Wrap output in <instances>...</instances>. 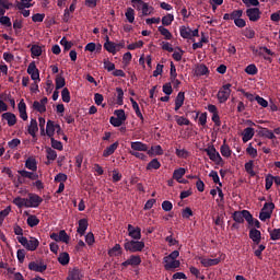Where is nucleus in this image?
Masks as SVG:
<instances>
[{"label":"nucleus","mask_w":280,"mask_h":280,"mask_svg":"<svg viewBox=\"0 0 280 280\" xmlns=\"http://www.w3.org/2000/svg\"><path fill=\"white\" fill-rule=\"evenodd\" d=\"M180 256V252L173 250L170 255L163 258V264L165 270H176V268H180V260L178 257Z\"/></svg>","instance_id":"obj_1"},{"label":"nucleus","mask_w":280,"mask_h":280,"mask_svg":"<svg viewBox=\"0 0 280 280\" xmlns=\"http://www.w3.org/2000/svg\"><path fill=\"white\" fill-rule=\"evenodd\" d=\"M16 240L19 244H21V246H23L24 248L31 252L36 250L38 246H40V242L36 237L31 236L30 240H27V237L25 236H20V237H16Z\"/></svg>","instance_id":"obj_2"},{"label":"nucleus","mask_w":280,"mask_h":280,"mask_svg":"<svg viewBox=\"0 0 280 280\" xmlns=\"http://www.w3.org/2000/svg\"><path fill=\"white\" fill-rule=\"evenodd\" d=\"M132 5L138 12H142V16H150L154 14V7L148 4L143 0H132Z\"/></svg>","instance_id":"obj_3"},{"label":"nucleus","mask_w":280,"mask_h":280,"mask_svg":"<svg viewBox=\"0 0 280 280\" xmlns=\"http://www.w3.org/2000/svg\"><path fill=\"white\" fill-rule=\"evenodd\" d=\"M124 248L129 253H141L145 248V243L139 240H130L125 242Z\"/></svg>","instance_id":"obj_4"},{"label":"nucleus","mask_w":280,"mask_h":280,"mask_svg":"<svg viewBox=\"0 0 280 280\" xmlns=\"http://www.w3.org/2000/svg\"><path fill=\"white\" fill-rule=\"evenodd\" d=\"M65 135V131H62V128L59 124H56L52 120H47L46 122V135L49 137V139H54V135Z\"/></svg>","instance_id":"obj_5"},{"label":"nucleus","mask_w":280,"mask_h":280,"mask_svg":"<svg viewBox=\"0 0 280 280\" xmlns=\"http://www.w3.org/2000/svg\"><path fill=\"white\" fill-rule=\"evenodd\" d=\"M232 218L234 222H237V224H244V220L249 223L253 222V214H250V211L248 210L235 211L232 214Z\"/></svg>","instance_id":"obj_6"},{"label":"nucleus","mask_w":280,"mask_h":280,"mask_svg":"<svg viewBox=\"0 0 280 280\" xmlns=\"http://www.w3.org/2000/svg\"><path fill=\"white\" fill-rule=\"evenodd\" d=\"M272 211H275V205L272 202H266L259 213V220L266 222L272 218Z\"/></svg>","instance_id":"obj_7"},{"label":"nucleus","mask_w":280,"mask_h":280,"mask_svg":"<svg viewBox=\"0 0 280 280\" xmlns=\"http://www.w3.org/2000/svg\"><path fill=\"white\" fill-rule=\"evenodd\" d=\"M179 34L182 38H186L188 40H195L194 38L199 36L198 28L191 30L189 26H180Z\"/></svg>","instance_id":"obj_8"},{"label":"nucleus","mask_w":280,"mask_h":280,"mask_svg":"<svg viewBox=\"0 0 280 280\" xmlns=\"http://www.w3.org/2000/svg\"><path fill=\"white\" fill-rule=\"evenodd\" d=\"M205 152L209 156L210 161H213L217 165H221L223 162L222 156L220 155V152L215 150V147L209 145L208 148L205 149Z\"/></svg>","instance_id":"obj_9"},{"label":"nucleus","mask_w":280,"mask_h":280,"mask_svg":"<svg viewBox=\"0 0 280 280\" xmlns=\"http://www.w3.org/2000/svg\"><path fill=\"white\" fill-rule=\"evenodd\" d=\"M231 83L224 84L218 92V101L220 104H224L231 97Z\"/></svg>","instance_id":"obj_10"},{"label":"nucleus","mask_w":280,"mask_h":280,"mask_svg":"<svg viewBox=\"0 0 280 280\" xmlns=\"http://www.w3.org/2000/svg\"><path fill=\"white\" fill-rule=\"evenodd\" d=\"M246 16L252 21V23H257L261 19V11L259 8H249L246 10Z\"/></svg>","instance_id":"obj_11"},{"label":"nucleus","mask_w":280,"mask_h":280,"mask_svg":"<svg viewBox=\"0 0 280 280\" xmlns=\"http://www.w3.org/2000/svg\"><path fill=\"white\" fill-rule=\"evenodd\" d=\"M27 73L31 75L33 82H40V72L38 68H36V63L31 62L27 67Z\"/></svg>","instance_id":"obj_12"},{"label":"nucleus","mask_w":280,"mask_h":280,"mask_svg":"<svg viewBox=\"0 0 280 280\" xmlns=\"http://www.w3.org/2000/svg\"><path fill=\"white\" fill-rule=\"evenodd\" d=\"M43 202V198L36 194H28V209H37Z\"/></svg>","instance_id":"obj_13"},{"label":"nucleus","mask_w":280,"mask_h":280,"mask_svg":"<svg viewBox=\"0 0 280 280\" xmlns=\"http://www.w3.org/2000/svg\"><path fill=\"white\" fill-rule=\"evenodd\" d=\"M127 231L128 236L131 237V240H141V228L128 224Z\"/></svg>","instance_id":"obj_14"},{"label":"nucleus","mask_w":280,"mask_h":280,"mask_svg":"<svg viewBox=\"0 0 280 280\" xmlns=\"http://www.w3.org/2000/svg\"><path fill=\"white\" fill-rule=\"evenodd\" d=\"M47 102H48L47 97H44L40 101H35L33 103L34 110L40 114L47 113Z\"/></svg>","instance_id":"obj_15"},{"label":"nucleus","mask_w":280,"mask_h":280,"mask_svg":"<svg viewBox=\"0 0 280 280\" xmlns=\"http://www.w3.org/2000/svg\"><path fill=\"white\" fill-rule=\"evenodd\" d=\"M244 16L243 10H234L231 13H225L223 15V21H237L238 19H242Z\"/></svg>","instance_id":"obj_16"},{"label":"nucleus","mask_w":280,"mask_h":280,"mask_svg":"<svg viewBox=\"0 0 280 280\" xmlns=\"http://www.w3.org/2000/svg\"><path fill=\"white\" fill-rule=\"evenodd\" d=\"M208 110L212 115V121L215 126H221L220 114H218V107L215 105H208Z\"/></svg>","instance_id":"obj_17"},{"label":"nucleus","mask_w":280,"mask_h":280,"mask_svg":"<svg viewBox=\"0 0 280 280\" xmlns=\"http://www.w3.org/2000/svg\"><path fill=\"white\" fill-rule=\"evenodd\" d=\"M255 137V129L253 127H247L242 132V141L243 143H248L250 139Z\"/></svg>","instance_id":"obj_18"},{"label":"nucleus","mask_w":280,"mask_h":280,"mask_svg":"<svg viewBox=\"0 0 280 280\" xmlns=\"http://www.w3.org/2000/svg\"><path fill=\"white\" fill-rule=\"evenodd\" d=\"M84 279V273H82V270L78 268H73L68 272V277L66 280H82Z\"/></svg>","instance_id":"obj_19"},{"label":"nucleus","mask_w":280,"mask_h":280,"mask_svg":"<svg viewBox=\"0 0 280 280\" xmlns=\"http://www.w3.org/2000/svg\"><path fill=\"white\" fill-rule=\"evenodd\" d=\"M28 269H31L33 272H45V270H47V265L43 262L31 261L28 264Z\"/></svg>","instance_id":"obj_20"},{"label":"nucleus","mask_w":280,"mask_h":280,"mask_svg":"<svg viewBox=\"0 0 280 280\" xmlns=\"http://www.w3.org/2000/svg\"><path fill=\"white\" fill-rule=\"evenodd\" d=\"M148 144L141 141L131 142V152H148Z\"/></svg>","instance_id":"obj_21"},{"label":"nucleus","mask_w":280,"mask_h":280,"mask_svg":"<svg viewBox=\"0 0 280 280\" xmlns=\"http://www.w3.org/2000/svg\"><path fill=\"white\" fill-rule=\"evenodd\" d=\"M199 261L203 268H210V266H218L222 259L220 258H199Z\"/></svg>","instance_id":"obj_22"},{"label":"nucleus","mask_w":280,"mask_h":280,"mask_svg":"<svg viewBox=\"0 0 280 280\" xmlns=\"http://www.w3.org/2000/svg\"><path fill=\"white\" fill-rule=\"evenodd\" d=\"M141 265V256H130L127 260H125L121 266L125 268L128 266H140Z\"/></svg>","instance_id":"obj_23"},{"label":"nucleus","mask_w":280,"mask_h":280,"mask_svg":"<svg viewBox=\"0 0 280 280\" xmlns=\"http://www.w3.org/2000/svg\"><path fill=\"white\" fill-rule=\"evenodd\" d=\"M18 109L21 119H23V121H27V105L25 104L24 100L20 101V103L18 104Z\"/></svg>","instance_id":"obj_24"},{"label":"nucleus","mask_w":280,"mask_h":280,"mask_svg":"<svg viewBox=\"0 0 280 280\" xmlns=\"http://www.w3.org/2000/svg\"><path fill=\"white\" fill-rule=\"evenodd\" d=\"M27 132L31 135V137H36V132H38V121L36 118H32L28 126H27Z\"/></svg>","instance_id":"obj_25"},{"label":"nucleus","mask_w":280,"mask_h":280,"mask_svg":"<svg viewBox=\"0 0 280 280\" xmlns=\"http://www.w3.org/2000/svg\"><path fill=\"white\" fill-rule=\"evenodd\" d=\"M249 238L254 244L259 245L261 243V232L257 229H252L249 231Z\"/></svg>","instance_id":"obj_26"},{"label":"nucleus","mask_w":280,"mask_h":280,"mask_svg":"<svg viewBox=\"0 0 280 280\" xmlns=\"http://www.w3.org/2000/svg\"><path fill=\"white\" fill-rule=\"evenodd\" d=\"M84 51H90L91 54H93V51H96V54H101L102 52V44L97 43H88L84 47Z\"/></svg>","instance_id":"obj_27"},{"label":"nucleus","mask_w":280,"mask_h":280,"mask_svg":"<svg viewBox=\"0 0 280 280\" xmlns=\"http://www.w3.org/2000/svg\"><path fill=\"white\" fill-rule=\"evenodd\" d=\"M2 119H5L8 126L16 125V115H14L13 113L7 112L2 114Z\"/></svg>","instance_id":"obj_28"},{"label":"nucleus","mask_w":280,"mask_h":280,"mask_svg":"<svg viewBox=\"0 0 280 280\" xmlns=\"http://www.w3.org/2000/svg\"><path fill=\"white\" fill-rule=\"evenodd\" d=\"M86 229H89V221L86 219H80L79 220V226L77 229V233H79V235H84V233H86Z\"/></svg>","instance_id":"obj_29"},{"label":"nucleus","mask_w":280,"mask_h":280,"mask_svg":"<svg viewBox=\"0 0 280 280\" xmlns=\"http://www.w3.org/2000/svg\"><path fill=\"white\" fill-rule=\"evenodd\" d=\"M117 148H119V142L116 141L103 151V156L106 159L115 154V151L117 150Z\"/></svg>","instance_id":"obj_30"},{"label":"nucleus","mask_w":280,"mask_h":280,"mask_svg":"<svg viewBox=\"0 0 280 280\" xmlns=\"http://www.w3.org/2000/svg\"><path fill=\"white\" fill-rule=\"evenodd\" d=\"M183 104H185V92H179L175 98V110H180Z\"/></svg>","instance_id":"obj_31"},{"label":"nucleus","mask_w":280,"mask_h":280,"mask_svg":"<svg viewBox=\"0 0 280 280\" xmlns=\"http://www.w3.org/2000/svg\"><path fill=\"white\" fill-rule=\"evenodd\" d=\"M220 152L222 156H224V159H230L232 151H231V147L226 144V139L223 140V144L220 148Z\"/></svg>","instance_id":"obj_32"},{"label":"nucleus","mask_w":280,"mask_h":280,"mask_svg":"<svg viewBox=\"0 0 280 280\" xmlns=\"http://www.w3.org/2000/svg\"><path fill=\"white\" fill-rule=\"evenodd\" d=\"M147 154H149V156H162L163 148L160 144L151 147V149L147 151Z\"/></svg>","instance_id":"obj_33"},{"label":"nucleus","mask_w":280,"mask_h":280,"mask_svg":"<svg viewBox=\"0 0 280 280\" xmlns=\"http://www.w3.org/2000/svg\"><path fill=\"white\" fill-rule=\"evenodd\" d=\"M25 167L27 170H31V172H36V170H38V163L36 162V159L34 158H28L25 161Z\"/></svg>","instance_id":"obj_34"},{"label":"nucleus","mask_w":280,"mask_h":280,"mask_svg":"<svg viewBox=\"0 0 280 280\" xmlns=\"http://www.w3.org/2000/svg\"><path fill=\"white\" fill-rule=\"evenodd\" d=\"M103 47L108 54H113V56L117 54V44L115 42H105Z\"/></svg>","instance_id":"obj_35"},{"label":"nucleus","mask_w":280,"mask_h":280,"mask_svg":"<svg viewBox=\"0 0 280 280\" xmlns=\"http://www.w3.org/2000/svg\"><path fill=\"white\" fill-rule=\"evenodd\" d=\"M20 176L23 178H30V180H38V175L36 173L30 172V171H18Z\"/></svg>","instance_id":"obj_36"},{"label":"nucleus","mask_w":280,"mask_h":280,"mask_svg":"<svg viewBox=\"0 0 280 280\" xmlns=\"http://www.w3.org/2000/svg\"><path fill=\"white\" fill-rule=\"evenodd\" d=\"M195 73L196 75H199V77L209 75V68L205 66V63H201L196 67Z\"/></svg>","instance_id":"obj_37"},{"label":"nucleus","mask_w":280,"mask_h":280,"mask_svg":"<svg viewBox=\"0 0 280 280\" xmlns=\"http://www.w3.org/2000/svg\"><path fill=\"white\" fill-rule=\"evenodd\" d=\"M26 223L31 229H34V226H38V224H40V220L34 214H30L26 219Z\"/></svg>","instance_id":"obj_38"},{"label":"nucleus","mask_w":280,"mask_h":280,"mask_svg":"<svg viewBox=\"0 0 280 280\" xmlns=\"http://www.w3.org/2000/svg\"><path fill=\"white\" fill-rule=\"evenodd\" d=\"M46 158L48 160V163H46V165H49L51 161H56V159H58V153L56 152V150L48 148L46 150Z\"/></svg>","instance_id":"obj_39"},{"label":"nucleus","mask_w":280,"mask_h":280,"mask_svg":"<svg viewBox=\"0 0 280 280\" xmlns=\"http://www.w3.org/2000/svg\"><path fill=\"white\" fill-rule=\"evenodd\" d=\"M132 105V108L137 115V117H139V119L141 121H143V114L141 113V109L139 108V103H137V101H135V98L130 97L129 98Z\"/></svg>","instance_id":"obj_40"},{"label":"nucleus","mask_w":280,"mask_h":280,"mask_svg":"<svg viewBox=\"0 0 280 280\" xmlns=\"http://www.w3.org/2000/svg\"><path fill=\"white\" fill-rule=\"evenodd\" d=\"M158 32H160V34L164 36L165 40H172V38L174 37L172 35V32H170V30H167L165 26H159Z\"/></svg>","instance_id":"obj_41"},{"label":"nucleus","mask_w":280,"mask_h":280,"mask_svg":"<svg viewBox=\"0 0 280 280\" xmlns=\"http://www.w3.org/2000/svg\"><path fill=\"white\" fill-rule=\"evenodd\" d=\"M12 8V3L8 0H0V16L5 14V10H10Z\"/></svg>","instance_id":"obj_42"},{"label":"nucleus","mask_w":280,"mask_h":280,"mask_svg":"<svg viewBox=\"0 0 280 280\" xmlns=\"http://www.w3.org/2000/svg\"><path fill=\"white\" fill-rule=\"evenodd\" d=\"M31 54L32 58H38L39 56H43V47H40L39 45H33L31 47Z\"/></svg>","instance_id":"obj_43"},{"label":"nucleus","mask_w":280,"mask_h":280,"mask_svg":"<svg viewBox=\"0 0 280 280\" xmlns=\"http://www.w3.org/2000/svg\"><path fill=\"white\" fill-rule=\"evenodd\" d=\"M185 174H187V171L185 170V167L176 168V170L173 172V178H174L175 180H180V178H183V176H185Z\"/></svg>","instance_id":"obj_44"},{"label":"nucleus","mask_w":280,"mask_h":280,"mask_svg":"<svg viewBox=\"0 0 280 280\" xmlns=\"http://www.w3.org/2000/svg\"><path fill=\"white\" fill-rule=\"evenodd\" d=\"M70 259H71V257L69 256V253H67V252L61 253L58 257V261H59V264H61V266H68Z\"/></svg>","instance_id":"obj_45"},{"label":"nucleus","mask_w":280,"mask_h":280,"mask_svg":"<svg viewBox=\"0 0 280 280\" xmlns=\"http://www.w3.org/2000/svg\"><path fill=\"white\" fill-rule=\"evenodd\" d=\"M109 257H118V255H121V245L116 244L108 250Z\"/></svg>","instance_id":"obj_46"},{"label":"nucleus","mask_w":280,"mask_h":280,"mask_svg":"<svg viewBox=\"0 0 280 280\" xmlns=\"http://www.w3.org/2000/svg\"><path fill=\"white\" fill-rule=\"evenodd\" d=\"M255 162L253 160H249L247 163H245V172L249 174V176H255Z\"/></svg>","instance_id":"obj_47"},{"label":"nucleus","mask_w":280,"mask_h":280,"mask_svg":"<svg viewBox=\"0 0 280 280\" xmlns=\"http://www.w3.org/2000/svg\"><path fill=\"white\" fill-rule=\"evenodd\" d=\"M12 211V207H7L4 210L0 211V226H3V222L5 220V218H8L10 215Z\"/></svg>","instance_id":"obj_48"},{"label":"nucleus","mask_w":280,"mask_h":280,"mask_svg":"<svg viewBox=\"0 0 280 280\" xmlns=\"http://www.w3.org/2000/svg\"><path fill=\"white\" fill-rule=\"evenodd\" d=\"M33 5L32 0H20V2L16 3L18 10H25V8H32Z\"/></svg>","instance_id":"obj_49"},{"label":"nucleus","mask_w":280,"mask_h":280,"mask_svg":"<svg viewBox=\"0 0 280 280\" xmlns=\"http://www.w3.org/2000/svg\"><path fill=\"white\" fill-rule=\"evenodd\" d=\"M61 98L65 104H69L71 102V92H69V89L63 88L61 91Z\"/></svg>","instance_id":"obj_50"},{"label":"nucleus","mask_w":280,"mask_h":280,"mask_svg":"<svg viewBox=\"0 0 280 280\" xmlns=\"http://www.w3.org/2000/svg\"><path fill=\"white\" fill-rule=\"evenodd\" d=\"M172 23H174V14L168 13L162 18V25L170 26Z\"/></svg>","instance_id":"obj_51"},{"label":"nucleus","mask_w":280,"mask_h":280,"mask_svg":"<svg viewBox=\"0 0 280 280\" xmlns=\"http://www.w3.org/2000/svg\"><path fill=\"white\" fill-rule=\"evenodd\" d=\"M125 16L128 23H135V9L127 8V11L125 12Z\"/></svg>","instance_id":"obj_52"},{"label":"nucleus","mask_w":280,"mask_h":280,"mask_svg":"<svg viewBox=\"0 0 280 280\" xmlns=\"http://www.w3.org/2000/svg\"><path fill=\"white\" fill-rule=\"evenodd\" d=\"M0 25H3L4 27H12V21L10 20V16L8 15H1L0 16Z\"/></svg>","instance_id":"obj_53"},{"label":"nucleus","mask_w":280,"mask_h":280,"mask_svg":"<svg viewBox=\"0 0 280 280\" xmlns=\"http://www.w3.org/2000/svg\"><path fill=\"white\" fill-rule=\"evenodd\" d=\"M257 66H255V63H250L245 68V73H247V75H257Z\"/></svg>","instance_id":"obj_54"},{"label":"nucleus","mask_w":280,"mask_h":280,"mask_svg":"<svg viewBox=\"0 0 280 280\" xmlns=\"http://www.w3.org/2000/svg\"><path fill=\"white\" fill-rule=\"evenodd\" d=\"M275 183V176L271 174H268L265 178V189H271L272 185Z\"/></svg>","instance_id":"obj_55"},{"label":"nucleus","mask_w":280,"mask_h":280,"mask_svg":"<svg viewBox=\"0 0 280 280\" xmlns=\"http://www.w3.org/2000/svg\"><path fill=\"white\" fill-rule=\"evenodd\" d=\"M161 167V162H159V159H153L150 161V163L147 165V170H159Z\"/></svg>","instance_id":"obj_56"},{"label":"nucleus","mask_w":280,"mask_h":280,"mask_svg":"<svg viewBox=\"0 0 280 280\" xmlns=\"http://www.w3.org/2000/svg\"><path fill=\"white\" fill-rule=\"evenodd\" d=\"M177 126H189L190 121L184 116H175Z\"/></svg>","instance_id":"obj_57"},{"label":"nucleus","mask_w":280,"mask_h":280,"mask_svg":"<svg viewBox=\"0 0 280 280\" xmlns=\"http://www.w3.org/2000/svg\"><path fill=\"white\" fill-rule=\"evenodd\" d=\"M116 93L118 106H124V90L121 88H116Z\"/></svg>","instance_id":"obj_58"},{"label":"nucleus","mask_w":280,"mask_h":280,"mask_svg":"<svg viewBox=\"0 0 280 280\" xmlns=\"http://www.w3.org/2000/svg\"><path fill=\"white\" fill-rule=\"evenodd\" d=\"M175 154L176 156H178V159H188L189 151H187L186 149H176Z\"/></svg>","instance_id":"obj_59"},{"label":"nucleus","mask_w":280,"mask_h":280,"mask_svg":"<svg viewBox=\"0 0 280 280\" xmlns=\"http://www.w3.org/2000/svg\"><path fill=\"white\" fill-rule=\"evenodd\" d=\"M269 235H270V240H272V242H277L280 240V229H273L271 231H269Z\"/></svg>","instance_id":"obj_60"},{"label":"nucleus","mask_w":280,"mask_h":280,"mask_svg":"<svg viewBox=\"0 0 280 280\" xmlns=\"http://www.w3.org/2000/svg\"><path fill=\"white\" fill-rule=\"evenodd\" d=\"M190 273L194 275V277H196V279H201L205 280V275H200V269L191 266L189 267Z\"/></svg>","instance_id":"obj_61"},{"label":"nucleus","mask_w":280,"mask_h":280,"mask_svg":"<svg viewBox=\"0 0 280 280\" xmlns=\"http://www.w3.org/2000/svg\"><path fill=\"white\" fill-rule=\"evenodd\" d=\"M56 90L59 91V89H65V84L67 82L65 81L63 77H57L55 80Z\"/></svg>","instance_id":"obj_62"},{"label":"nucleus","mask_w":280,"mask_h":280,"mask_svg":"<svg viewBox=\"0 0 280 280\" xmlns=\"http://www.w3.org/2000/svg\"><path fill=\"white\" fill-rule=\"evenodd\" d=\"M85 244H88V246H93V244H95V235L93 232L85 234Z\"/></svg>","instance_id":"obj_63"},{"label":"nucleus","mask_w":280,"mask_h":280,"mask_svg":"<svg viewBox=\"0 0 280 280\" xmlns=\"http://www.w3.org/2000/svg\"><path fill=\"white\" fill-rule=\"evenodd\" d=\"M243 35L245 36V38H255V30L250 28V27H246L243 31Z\"/></svg>","instance_id":"obj_64"}]
</instances>
